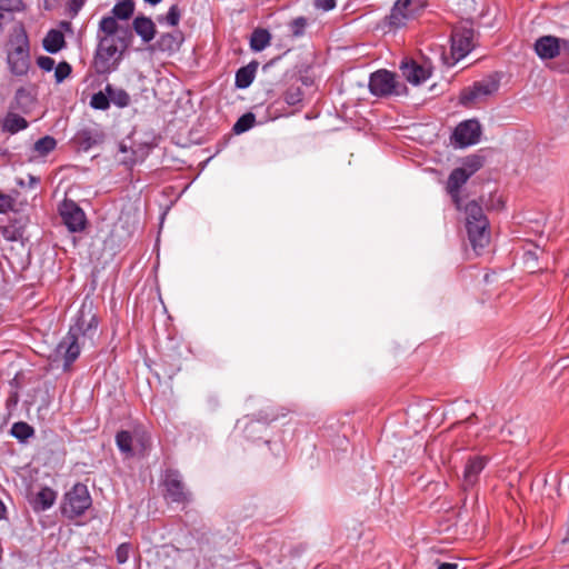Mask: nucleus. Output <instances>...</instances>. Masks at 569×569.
Returning a JSON list of instances; mask_svg holds the SVG:
<instances>
[{
  "label": "nucleus",
  "instance_id": "nucleus-16",
  "mask_svg": "<svg viewBox=\"0 0 569 569\" xmlns=\"http://www.w3.org/2000/svg\"><path fill=\"white\" fill-rule=\"evenodd\" d=\"M29 53L23 47H18L8 54V63L12 73L23 76L29 69Z\"/></svg>",
  "mask_w": 569,
  "mask_h": 569
},
{
  "label": "nucleus",
  "instance_id": "nucleus-46",
  "mask_svg": "<svg viewBox=\"0 0 569 569\" xmlns=\"http://www.w3.org/2000/svg\"><path fill=\"white\" fill-rule=\"evenodd\" d=\"M59 0H44V9L51 10Z\"/></svg>",
  "mask_w": 569,
  "mask_h": 569
},
{
  "label": "nucleus",
  "instance_id": "nucleus-12",
  "mask_svg": "<svg viewBox=\"0 0 569 569\" xmlns=\"http://www.w3.org/2000/svg\"><path fill=\"white\" fill-rule=\"evenodd\" d=\"M561 44H567V41L553 36H543L537 39L535 51L540 59H553L560 53Z\"/></svg>",
  "mask_w": 569,
  "mask_h": 569
},
{
  "label": "nucleus",
  "instance_id": "nucleus-9",
  "mask_svg": "<svg viewBox=\"0 0 569 569\" xmlns=\"http://www.w3.org/2000/svg\"><path fill=\"white\" fill-rule=\"evenodd\" d=\"M481 136V126L475 120H466L459 123L452 134L455 144L459 148H466L479 142Z\"/></svg>",
  "mask_w": 569,
  "mask_h": 569
},
{
  "label": "nucleus",
  "instance_id": "nucleus-21",
  "mask_svg": "<svg viewBox=\"0 0 569 569\" xmlns=\"http://www.w3.org/2000/svg\"><path fill=\"white\" fill-rule=\"evenodd\" d=\"M256 71V63H250L248 66L240 68L236 73V87L240 89L248 88L254 79Z\"/></svg>",
  "mask_w": 569,
  "mask_h": 569
},
{
  "label": "nucleus",
  "instance_id": "nucleus-36",
  "mask_svg": "<svg viewBox=\"0 0 569 569\" xmlns=\"http://www.w3.org/2000/svg\"><path fill=\"white\" fill-rule=\"evenodd\" d=\"M130 545L129 543H121L117 550H116V557H117V561L119 563H124L128 561L129 559V555H130Z\"/></svg>",
  "mask_w": 569,
  "mask_h": 569
},
{
  "label": "nucleus",
  "instance_id": "nucleus-50",
  "mask_svg": "<svg viewBox=\"0 0 569 569\" xmlns=\"http://www.w3.org/2000/svg\"><path fill=\"white\" fill-rule=\"evenodd\" d=\"M144 1L154 6V4H158L159 2H161L162 0H144Z\"/></svg>",
  "mask_w": 569,
  "mask_h": 569
},
{
  "label": "nucleus",
  "instance_id": "nucleus-23",
  "mask_svg": "<svg viewBox=\"0 0 569 569\" xmlns=\"http://www.w3.org/2000/svg\"><path fill=\"white\" fill-rule=\"evenodd\" d=\"M271 36L264 29H257L252 32L250 46L253 51H262L270 43Z\"/></svg>",
  "mask_w": 569,
  "mask_h": 569
},
{
  "label": "nucleus",
  "instance_id": "nucleus-1",
  "mask_svg": "<svg viewBox=\"0 0 569 569\" xmlns=\"http://www.w3.org/2000/svg\"><path fill=\"white\" fill-rule=\"evenodd\" d=\"M98 329V318L93 310L92 302H83L78 310L69 332L57 347V355L64 359V367L68 368L80 355L81 348L87 342L90 345Z\"/></svg>",
  "mask_w": 569,
  "mask_h": 569
},
{
  "label": "nucleus",
  "instance_id": "nucleus-48",
  "mask_svg": "<svg viewBox=\"0 0 569 569\" xmlns=\"http://www.w3.org/2000/svg\"><path fill=\"white\" fill-rule=\"evenodd\" d=\"M119 150L122 152V153H127L129 151L128 147L124 144V143H120L119 146Z\"/></svg>",
  "mask_w": 569,
  "mask_h": 569
},
{
  "label": "nucleus",
  "instance_id": "nucleus-31",
  "mask_svg": "<svg viewBox=\"0 0 569 569\" xmlns=\"http://www.w3.org/2000/svg\"><path fill=\"white\" fill-rule=\"evenodd\" d=\"M482 164L483 161L481 157L471 156L465 160L463 167H461V169H463L471 177L482 167Z\"/></svg>",
  "mask_w": 569,
  "mask_h": 569
},
{
  "label": "nucleus",
  "instance_id": "nucleus-7",
  "mask_svg": "<svg viewBox=\"0 0 569 569\" xmlns=\"http://www.w3.org/2000/svg\"><path fill=\"white\" fill-rule=\"evenodd\" d=\"M426 0H398L391 9L388 22L398 29L413 20L425 8Z\"/></svg>",
  "mask_w": 569,
  "mask_h": 569
},
{
  "label": "nucleus",
  "instance_id": "nucleus-3",
  "mask_svg": "<svg viewBox=\"0 0 569 569\" xmlns=\"http://www.w3.org/2000/svg\"><path fill=\"white\" fill-rule=\"evenodd\" d=\"M499 83V78L495 74H490L476 81L472 86L465 88L460 93L459 101L465 107H472L483 102L498 91Z\"/></svg>",
  "mask_w": 569,
  "mask_h": 569
},
{
  "label": "nucleus",
  "instance_id": "nucleus-30",
  "mask_svg": "<svg viewBox=\"0 0 569 569\" xmlns=\"http://www.w3.org/2000/svg\"><path fill=\"white\" fill-rule=\"evenodd\" d=\"M254 116L252 113H246L243 116H241L238 121L234 123L233 126V130L236 133H242L247 130H249L250 128L253 127L254 124Z\"/></svg>",
  "mask_w": 569,
  "mask_h": 569
},
{
  "label": "nucleus",
  "instance_id": "nucleus-24",
  "mask_svg": "<svg viewBox=\"0 0 569 569\" xmlns=\"http://www.w3.org/2000/svg\"><path fill=\"white\" fill-rule=\"evenodd\" d=\"M27 127V120L17 113H8L3 121V129L11 133H16L20 130L26 129Z\"/></svg>",
  "mask_w": 569,
  "mask_h": 569
},
{
  "label": "nucleus",
  "instance_id": "nucleus-38",
  "mask_svg": "<svg viewBox=\"0 0 569 569\" xmlns=\"http://www.w3.org/2000/svg\"><path fill=\"white\" fill-rule=\"evenodd\" d=\"M37 63L40 69L43 71H51L54 69V60L47 56H41L38 58Z\"/></svg>",
  "mask_w": 569,
  "mask_h": 569
},
{
  "label": "nucleus",
  "instance_id": "nucleus-22",
  "mask_svg": "<svg viewBox=\"0 0 569 569\" xmlns=\"http://www.w3.org/2000/svg\"><path fill=\"white\" fill-rule=\"evenodd\" d=\"M106 92L109 94L110 103H113L119 108L127 107L130 103V96L123 89L108 84L106 87Z\"/></svg>",
  "mask_w": 569,
  "mask_h": 569
},
{
  "label": "nucleus",
  "instance_id": "nucleus-2",
  "mask_svg": "<svg viewBox=\"0 0 569 569\" xmlns=\"http://www.w3.org/2000/svg\"><path fill=\"white\" fill-rule=\"evenodd\" d=\"M466 229L473 250L486 248L490 242L489 221L482 207L475 200L469 201L465 208Z\"/></svg>",
  "mask_w": 569,
  "mask_h": 569
},
{
  "label": "nucleus",
  "instance_id": "nucleus-47",
  "mask_svg": "<svg viewBox=\"0 0 569 569\" xmlns=\"http://www.w3.org/2000/svg\"><path fill=\"white\" fill-rule=\"evenodd\" d=\"M121 161H122L124 164H132V163H134V159H133V158H131V157H127V156H126V157H123V158H121Z\"/></svg>",
  "mask_w": 569,
  "mask_h": 569
},
{
  "label": "nucleus",
  "instance_id": "nucleus-28",
  "mask_svg": "<svg viewBox=\"0 0 569 569\" xmlns=\"http://www.w3.org/2000/svg\"><path fill=\"white\" fill-rule=\"evenodd\" d=\"M11 433L20 440H26L32 436L33 429L26 422H16L12 426Z\"/></svg>",
  "mask_w": 569,
  "mask_h": 569
},
{
  "label": "nucleus",
  "instance_id": "nucleus-32",
  "mask_svg": "<svg viewBox=\"0 0 569 569\" xmlns=\"http://www.w3.org/2000/svg\"><path fill=\"white\" fill-rule=\"evenodd\" d=\"M91 107L99 110H106L110 106L109 94L106 92L94 93L90 102Z\"/></svg>",
  "mask_w": 569,
  "mask_h": 569
},
{
  "label": "nucleus",
  "instance_id": "nucleus-26",
  "mask_svg": "<svg viewBox=\"0 0 569 569\" xmlns=\"http://www.w3.org/2000/svg\"><path fill=\"white\" fill-rule=\"evenodd\" d=\"M133 3L130 1H122L117 3L112 8V13L116 19L127 20L129 19L133 13Z\"/></svg>",
  "mask_w": 569,
  "mask_h": 569
},
{
  "label": "nucleus",
  "instance_id": "nucleus-10",
  "mask_svg": "<svg viewBox=\"0 0 569 569\" xmlns=\"http://www.w3.org/2000/svg\"><path fill=\"white\" fill-rule=\"evenodd\" d=\"M60 216L69 231L79 232L86 227L83 210L72 200H64L60 206Z\"/></svg>",
  "mask_w": 569,
  "mask_h": 569
},
{
  "label": "nucleus",
  "instance_id": "nucleus-6",
  "mask_svg": "<svg viewBox=\"0 0 569 569\" xmlns=\"http://www.w3.org/2000/svg\"><path fill=\"white\" fill-rule=\"evenodd\" d=\"M91 506V497L88 488L82 483H77L64 496L62 503V513L68 518H74L84 513Z\"/></svg>",
  "mask_w": 569,
  "mask_h": 569
},
{
  "label": "nucleus",
  "instance_id": "nucleus-17",
  "mask_svg": "<svg viewBox=\"0 0 569 569\" xmlns=\"http://www.w3.org/2000/svg\"><path fill=\"white\" fill-rule=\"evenodd\" d=\"M57 498V493L51 488L44 487L41 488L36 495H33L30 499V505L32 509L37 512L44 511L52 507Z\"/></svg>",
  "mask_w": 569,
  "mask_h": 569
},
{
  "label": "nucleus",
  "instance_id": "nucleus-43",
  "mask_svg": "<svg viewBox=\"0 0 569 569\" xmlns=\"http://www.w3.org/2000/svg\"><path fill=\"white\" fill-rule=\"evenodd\" d=\"M1 232H2V236L4 239L10 240V241L17 240L16 231L11 228L3 227L1 229Z\"/></svg>",
  "mask_w": 569,
  "mask_h": 569
},
{
  "label": "nucleus",
  "instance_id": "nucleus-33",
  "mask_svg": "<svg viewBox=\"0 0 569 569\" xmlns=\"http://www.w3.org/2000/svg\"><path fill=\"white\" fill-rule=\"evenodd\" d=\"M306 27H307V19L303 17H298V18L293 19L289 24L290 31H291L292 36H295V37L302 36L305 33Z\"/></svg>",
  "mask_w": 569,
  "mask_h": 569
},
{
  "label": "nucleus",
  "instance_id": "nucleus-15",
  "mask_svg": "<svg viewBox=\"0 0 569 569\" xmlns=\"http://www.w3.org/2000/svg\"><path fill=\"white\" fill-rule=\"evenodd\" d=\"M487 465V458L475 456L470 458L465 467L463 471V488H470L472 487L479 478V475L485 469Z\"/></svg>",
  "mask_w": 569,
  "mask_h": 569
},
{
  "label": "nucleus",
  "instance_id": "nucleus-8",
  "mask_svg": "<svg viewBox=\"0 0 569 569\" xmlns=\"http://www.w3.org/2000/svg\"><path fill=\"white\" fill-rule=\"evenodd\" d=\"M402 88L397 76L385 69L371 73L369 79V90L376 97L400 94Z\"/></svg>",
  "mask_w": 569,
  "mask_h": 569
},
{
  "label": "nucleus",
  "instance_id": "nucleus-45",
  "mask_svg": "<svg viewBox=\"0 0 569 569\" xmlns=\"http://www.w3.org/2000/svg\"><path fill=\"white\" fill-rule=\"evenodd\" d=\"M437 569H458V565L445 562V563H441Z\"/></svg>",
  "mask_w": 569,
  "mask_h": 569
},
{
  "label": "nucleus",
  "instance_id": "nucleus-14",
  "mask_svg": "<svg viewBox=\"0 0 569 569\" xmlns=\"http://www.w3.org/2000/svg\"><path fill=\"white\" fill-rule=\"evenodd\" d=\"M470 176L461 168L455 169L447 181V191L452 198L453 203L458 210H462L460 199V188L468 181Z\"/></svg>",
  "mask_w": 569,
  "mask_h": 569
},
{
  "label": "nucleus",
  "instance_id": "nucleus-42",
  "mask_svg": "<svg viewBox=\"0 0 569 569\" xmlns=\"http://www.w3.org/2000/svg\"><path fill=\"white\" fill-rule=\"evenodd\" d=\"M337 4L336 0H315V6L323 11L332 10Z\"/></svg>",
  "mask_w": 569,
  "mask_h": 569
},
{
  "label": "nucleus",
  "instance_id": "nucleus-35",
  "mask_svg": "<svg viewBox=\"0 0 569 569\" xmlns=\"http://www.w3.org/2000/svg\"><path fill=\"white\" fill-rule=\"evenodd\" d=\"M0 4L9 12H21L26 9L22 0H0Z\"/></svg>",
  "mask_w": 569,
  "mask_h": 569
},
{
  "label": "nucleus",
  "instance_id": "nucleus-29",
  "mask_svg": "<svg viewBox=\"0 0 569 569\" xmlns=\"http://www.w3.org/2000/svg\"><path fill=\"white\" fill-rule=\"evenodd\" d=\"M302 96L303 93L299 86H291L286 90L283 98L289 106H297L302 101Z\"/></svg>",
  "mask_w": 569,
  "mask_h": 569
},
{
  "label": "nucleus",
  "instance_id": "nucleus-13",
  "mask_svg": "<svg viewBox=\"0 0 569 569\" xmlns=\"http://www.w3.org/2000/svg\"><path fill=\"white\" fill-rule=\"evenodd\" d=\"M400 69L407 81L416 86L425 82L431 76L429 67L421 66L413 60L403 61Z\"/></svg>",
  "mask_w": 569,
  "mask_h": 569
},
{
  "label": "nucleus",
  "instance_id": "nucleus-44",
  "mask_svg": "<svg viewBox=\"0 0 569 569\" xmlns=\"http://www.w3.org/2000/svg\"><path fill=\"white\" fill-rule=\"evenodd\" d=\"M173 41H174V38L171 34H164L160 39V44L168 46V48H170V46Z\"/></svg>",
  "mask_w": 569,
  "mask_h": 569
},
{
  "label": "nucleus",
  "instance_id": "nucleus-37",
  "mask_svg": "<svg viewBox=\"0 0 569 569\" xmlns=\"http://www.w3.org/2000/svg\"><path fill=\"white\" fill-rule=\"evenodd\" d=\"M164 19L169 26H171V27L177 26L180 20V11H179L178 6L174 4V6L170 7Z\"/></svg>",
  "mask_w": 569,
  "mask_h": 569
},
{
  "label": "nucleus",
  "instance_id": "nucleus-4",
  "mask_svg": "<svg viewBox=\"0 0 569 569\" xmlns=\"http://www.w3.org/2000/svg\"><path fill=\"white\" fill-rule=\"evenodd\" d=\"M99 40L97 49V63H102L107 69L111 61H116L121 52L127 48L128 37L124 36H101L97 34Z\"/></svg>",
  "mask_w": 569,
  "mask_h": 569
},
{
  "label": "nucleus",
  "instance_id": "nucleus-49",
  "mask_svg": "<svg viewBox=\"0 0 569 569\" xmlns=\"http://www.w3.org/2000/svg\"><path fill=\"white\" fill-rule=\"evenodd\" d=\"M4 511H6V507H4V505L0 501V519L3 517Z\"/></svg>",
  "mask_w": 569,
  "mask_h": 569
},
{
  "label": "nucleus",
  "instance_id": "nucleus-34",
  "mask_svg": "<svg viewBox=\"0 0 569 569\" xmlns=\"http://www.w3.org/2000/svg\"><path fill=\"white\" fill-rule=\"evenodd\" d=\"M71 73V66L68 62H60L54 67V78L58 83H61Z\"/></svg>",
  "mask_w": 569,
  "mask_h": 569
},
{
  "label": "nucleus",
  "instance_id": "nucleus-20",
  "mask_svg": "<svg viewBox=\"0 0 569 569\" xmlns=\"http://www.w3.org/2000/svg\"><path fill=\"white\" fill-rule=\"evenodd\" d=\"M66 44L64 36L60 30L51 29L43 39V48L50 53L59 52Z\"/></svg>",
  "mask_w": 569,
  "mask_h": 569
},
{
  "label": "nucleus",
  "instance_id": "nucleus-51",
  "mask_svg": "<svg viewBox=\"0 0 569 569\" xmlns=\"http://www.w3.org/2000/svg\"><path fill=\"white\" fill-rule=\"evenodd\" d=\"M62 26L68 28V27H70V23L69 22H62Z\"/></svg>",
  "mask_w": 569,
  "mask_h": 569
},
{
  "label": "nucleus",
  "instance_id": "nucleus-40",
  "mask_svg": "<svg viewBox=\"0 0 569 569\" xmlns=\"http://www.w3.org/2000/svg\"><path fill=\"white\" fill-rule=\"evenodd\" d=\"M87 0H69L68 1V10L72 17H76L79 11L82 9Z\"/></svg>",
  "mask_w": 569,
  "mask_h": 569
},
{
  "label": "nucleus",
  "instance_id": "nucleus-11",
  "mask_svg": "<svg viewBox=\"0 0 569 569\" xmlns=\"http://www.w3.org/2000/svg\"><path fill=\"white\" fill-rule=\"evenodd\" d=\"M167 498L172 502L184 503L189 500V493L177 472L169 471L164 479Z\"/></svg>",
  "mask_w": 569,
  "mask_h": 569
},
{
  "label": "nucleus",
  "instance_id": "nucleus-41",
  "mask_svg": "<svg viewBox=\"0 0 569 569\" xmlns=\"http://www.w3.org/2000/svg\"><path fill=\"white\" fill-rule=\"evenodd\" d=\"M12 208V199L3 193H0V213H6Z\"/></svg>",
  "mask_w": 569,
  "mask_h": 569
},
{
  "label": "nucleus",
  "instance_id": "nucleus-18",
  "mask_svg": "<svg viewBox=\"0 0 569 569\" xmlns=\"http://www.w3.org/2000/svg\"><path fill=\"white\" fill-rule=\"evenodd\" d=\"M101 36H124L129 37L128 28L121 27L112 16L103 17L99 22L98 33Z\"/></svg>",
  "mask_w": 569,
  "mask_h": 569
},
{
  "label": "nucleus",
  "instance_id": "nucleus-25",
  "mask_svg": "<svg viewBox=\"0 0 569 569\" xmlns=\"http://www.w3.org/2000/svg\"><path fill=\"white\" fill-rule=\"evenodd\" d=\"M132 442H133V438L129 431L121 430L116 436L117 447L126 456L133 455Z\"/></svg>",
  "mask_w": 569,
  "mask_h": 569
},
{
  "label": "nucleus",
  "instance_id": "nucleus-27",
  "mask_svg": "<svg viewBox=\"0 0 569 569\" xmlns=\"http://www.w3.org/2000/svg\"><path fill=\"white\" fill-rule=\"evenodd\" d=\"M56 144L57 142L52 137L46 136L34 143V150L40 156H46L56 148Z\"/></svg>",
  "mask_w": 569,
  "mask_h": 569
},
{
  "label": "nucleus",
  "instance_id": "nucleus-19",
  "mask_svg": "<svg viewBox=\"0 0 569 569\" xmlns=\"http://www.w3.org/2000/svg\"><path fill=\"white\" fill-rule=\"evenodd\" d=\"M133 29L144 42H149L154 38L156 26L150 18L137 17L133 20Z\"/></svg>",
  "mask_w": 569,
  "mask_h": 569
},
{
  "label": "nucleus",
  "instance_id": "nucleus-5",
  "mask_svg": "<svg viewBox=\"0 0 569 569\" xmlns=\"http://www.w3.org/2000/svg\"><path fill=\"white\" fill-rule=\"evenodd\" d=\"M475 33L471 28L456 27L451 33L450 58H445L448 66H453L463 59L475 47Z\"/></svg>",
  "mask_w": 569,
  "mask_h": 569
},
{
  "label": "nucleus",
  "instance_id": "nucleus-39",
  "mask_svg": "<svg viewBox=\"0 0 569 569\" xmlns=\"http://www.w3.org/2000/svg\"><path fill=\"white\" fill-rule=\"evenodd\" d=\"M523 263L532 272L536 267L537 253L536 251L528 250L523 253Z\"/></svg>",
  "mask_w": 569,
  "mask_h": 569
}]
</instances>
